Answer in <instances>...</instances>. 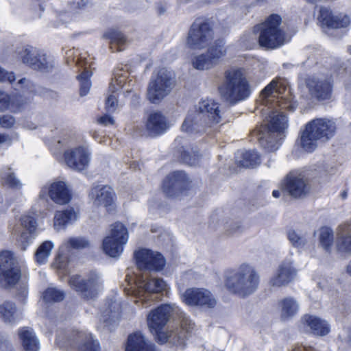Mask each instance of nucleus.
<instances>
[{
  "instance_id": "nucleus-60",
  "label": "nucleus",
  "mask_w": 351,
  "mask_h": 351,
  "mask_svg": "<svg viewBox=\"0 0 351 351\" xmlns=\"http://www.w3.org/2000/svg\"><path fill=\"white\" fill-rule=\"evenodd\" d=\"M99 122L104 125H112L114 123V119L109 115H104L99 118Z\"/></svg>"
},
{
  "instance_id": "nucleus-17",
  "label": "nucleus",
  "mask_w": 351,
  "mask_h": 351,
  "mask_svg": "<svg viewBox=\"0 0 351 351\" xmlns=\"http://www.w3.org/2000/svg\"><path fill=\"white\" fill-rule=\"evenodd\" d=\"M305 84L312 97L319 101L330 98L332 84L328 79L322 76L311 75L306 78Z\"/></svg>"
},
{
  "instance_id": "nucleus-46",
  "label": "nucleus",
  "mask_w": 351,
  "mask_h": 351,
  "mask_svg": "<svg viewBox=\"0 0 351 351\" xmlns=\"http://www.w3.org/2000/svg\"><path fill=\"white\" fill-rule=\"evenodd\" d=\"M53 247V243L50 241H44L37 249L35 253V259L39 264L46 263L51 251Z\"/></svg>"
},
{
  "instance_id": "nucleus-62",
  "label": "nucleus",
  "mask_w": 351,
  "mask_h": 351,
  "mask_svg": "<svg viewBox=\"0 0 351 351\" xmlns=\"http://www.w3.org/2000/svg\"><path fill=\"white\" fill-rule=\"evenodd\" d=\"M89 3V0H80L77 3V7L79 9H84L88 6Z\"/></svg>"
},
{
  "instance_id": "nucleus-22",
  "label": "nucleus",
  "mask_w": 351,
  "mask_h": 351,
  "mask_svg": "<svg viewBox=\"0 0 351 351\" xmlns=\"http://www.w3.org/2000/svg\"><path fill=\"white\" fill-rule=\"evenodd\" d=\"M197 111L202 114V117L208 126L217 124L221 121L219 104L214 99H206L199 101Z\"/></svg>"
},
{
  "instance_id": "nucleus-18",
  "label": "nucleus",
  "mask_w": 351,
  "mask_h": 351,
  "mask_svg": "<svg viewBox=\"0 0 351 351\" xmlns=\"http://www.w3.org/2000/svg\"><path fill=\"white\" fill-rule=\"evenodd\" d=\"M66 165L75 171L86 169L90 161V152L84 146L66 150L64 154Z\"/></svg>"
},
{
  "instance_id": "nucleus-38",
  "label": "nucleus",
  "mask_w": 351,
  "mask_h": 351,
  "mask_svg": "<svg viewBox=\"0 0 351 351\" xmlns=\"http://www.w3.org/2000/svg\"><path fill=\"white\" fill-rule=\"evenodd\" d=\"M236 160L240 166L245 168L254 167L261 162L259 155L254 150L238 152Z\"/></svg>"
},
{
  "instance_id": "nucleus-48",
  "label": "nucleus",
  "mask_w": 351,
  "mask_h": 351,
  "mask_svg": "<svg viewBox=\"0 0 351 351\" xmlns=\"http://www.w3.org/2000/svg\"><path fill=\"white\" fill-rule=\"evenodd\" d=\"M64 296L62 290L55 287H49L43 293V300L46 302H58L63 300Z\"/></svg>"
},
{
  "instance_id": "nucleus-9",
  "label": "nucleus",
  "mask_w": 351,
  "mask_h": 351,
  "mask_svg": "<svg viewBox=\"0 0 351 351\" xmlns=\"http://www.w3.org/2000/svg\"><path fill=\"white\" fill-rule=\"evenodd\" d=\"M286 90L287 86L284 80H272L261 92L265 105L271 103L274 108L278 106L280 109L293 111L296 108L295 103L282 96Z\"/></svg>"
},
{
  "instance_id": "nucleus-2",
  "label": "nucleus",
  "mask_w": 351,
  "mask_h": 351,
  "mask_svg": "<svg viewBox=\"0 0 351 351\" xmlns=\"http://www.w3.org/2000/svg\"><path fill=\"white\" fill-rule=\"evenodd\" d=\"M335 122L326 118H316L305 124L300 131V145L306 152H313L318 147L319 142L325 143L335 134Z\"/></svg>"
},
{
  "instance_id": "nucleus-28",
  "label": "nucleus",
  "mask_w": 351,
  "mask_h": 351,
  "mask_svg": "<svg viewBox=\"0 0 351 351\" xmlns=\"http://www.w3.org/2000/svg\"><path fill=\"white\" fill-rule=\"evenodd\" d=\"M296 276V270L290 261L282 262L276 274L271 278L270 285L273 287L285 286L289 283Z\"/></svg>"
},
{
  "instance_id": "nucleus-40",
  "label": "nucleus",
  "mask_w": 351,
  "mask_h": 351,
  "mask_svg": "<svg viewBox=\"0 0 351 351\" xmlns=\"http://www.w3.org/2000/svg\"><path fill=\"white\" fill-rule=\"evenodd\" d=\"M104 37L110 40V48L112 51H121L124 49V46L127 43V39L125 36L117 29H109L104 34Z\"/></svg>"
},
{
  "instance_id": "nucleus-52",
  "label": "nucleus",
  "mask_w": 351,
  "mask_h": 351,
  "mask_svg": "<svg viewBox=\"0 0 351 351\" xmlns=\"http://www.w3.org/2000/svg\"><path fill=\"white\" fill-rule=\"evenodd\" d=\"M178 152L180 153V158L183 162L189 165H195L197 162V155L191 156L183 147H182Z\"/></svg>"
},
{
  "instance_id": "nucleus-53",
  "label": "nucleus",
  "mask_w": 351,
  "mask_h": 351,
  "mask_svg": "<svg viewBox=\"0 0 351 351\" xmlns=\"http://www.w3.org/2000/svg\"><path fill=\"white\" fill-rule=\"evenodd\" d=\"M12 99L7 93L0 91V110H5L11 106Z\"/></svg>"
},
{
  "instance_id": "nucleus-51",
  "label": "nucleus",
  "mask_w": 351,
  "mask_h": 351,
  "mask_svg": "<svg viewBox=\"0 0 351 351\" xmlns=\"http://www.w3.org/2000/svg\"><path fill=\"white\" fill-rule=\"evenodd\" d=\"M21 224L25 228L29 233L35 231L37 223L36 219L30 215H23L21 218Z\"/></svg>"
},
{
  "instance_id": "nucleus-12",
  "label": "nucleus",
  "mask_w": 351,
  "mask_h": 351,
  "mask_svg": "<svg viewBox=\"0 0 351 351\" xmlns=\"http://www.w3.org/2000/svg\"><path fill=\"white\" fill-rule=\"evenodd\" d=\"M128 239L127 228L123 224L116 222L111 226L110 235L105 237L103 241V250L111 257L119 256Z\"/></svg>"
},
{
  "instance_id": "nucleus-37",
  "label": "nucleus",
  "mask_w": 351,
  "mask_h": 351,
  "mask_svg": "<svg viewBox=\"0 0 351 351\" xmlns=\"http://www.w3.org/2000/svg\"><path fill=\"white\" fill-rule=\"evenodd\" d=\"M54 66L55 61L53 58L47 54L43 50L39 49L32 69L42 72H50Z\"/></svg>"
},
{
  "instance_id": "nucleus-27",
  "label": "nucleus",
  "mask_w": 351,
  "mask_h": 351,
  "mask_svg": "<svg viewBox=\"0 0 351 351\" xmlns=\"http://www.w3.org/2000/svg\"><path fill=\"white\" fill-rule=\"evenodd\" d=\"M89 197L95 206L107 208L114 202L115 194L112 189L108 186H96L91 189Z\"/></svg>"
},
{
  "instance_id": "nucleus-26",
  "label": "nucleus",
  "mask_w": 351,
  "mask_h": 351,
  "mask_svg": "<svg viewBox=\"0 0 351 351\" xmlns=\"http://www.w3.org/2000/svg\"><path fill=\"white\" fill-rule=\"evenodd\" d=\"M120 71H117L114 73V77H112L109 86V92L110 94L106 101V108L109 112L115 111L118 105V100L114 94L118 93L121 90L127 78V76L120 73Z\"/></svg>"
},
{
  "instance_id": "nucleus-11",
  "label": "nucleus",
  "mask_w": 351,
  "mask_h": 351,
  "mask_svg": "<svg viewBox=\"0 0 351 351\" xmlns=\"http://www.w3.org/2000/svg\"><path fill=\"white\" fill-rule=\"evenodd\" d=\"M21 278V271L15 263L13 254L10 251L0 252V286L12 288Z\"/></svg>"
},
{
  "instance_id": "nucleus-21",
  "label": "nucleus",
  "mask_w": 351,
  "mask_h": 351,
  "mask_svg": "<svg viewBox=\"0 0 351 351\" xmlns=\"http://www.w3.org/2000/svg\"><path fill=\"white\" fill-rule=\"evenodd\" d=\"M188 185V178L186 173L182 171H174L165 179L162 184V191L169 197L178 195Z\"/></svg>"
},
{
  "instance_id": "nucleus-50",
  "label": "nucleus",
  "mask_w": 351,
  "mask_h": 351,
  "mask_svg": "<svg viewBox=\"0 0 351 351\" xmlns=\"http://www.w3.org/2000/svg\"><path fill=\"white\" fill-rule=\"evenodd\" d=\"M287 237L295 247H302L306 243V239L293 230H290L287 232Z\"/></svg>"
},
{
  "instance_id": "nucleus-41",
  "label": "nucleus",
  "mask_w": 351,
  "mask_h": 351,
  "mask_svg": "<svg viewBox=\"0 0 351 351\" xmlns=\"http://www.w3.org/2000/svg\"><path fill=\"white\" fill-rule=\"evenodd\" d=\"M75 219L76 214L71 209L57 211L54 217V227L57 230H60Z\"/></svg>"
},
{
  "instance_id": "nucleus-59",
  "label": "nucleus",
  "mask_w": 351,
  "mask_h": 351,
  "mask_svg": "<svg viewBox=\"0 0 351 351\" xmlns=\"http://www.w3.org/2000/svg\"><path fill=\"white\" fill-rule=\"evenodd\" d=\"M29 237L26 232H23L19 238V242H21V249L25 250L27 246L29 241L27 240Z\"/></svg>"
},
{
  "instance_id": "nucleus-45",
  "label": "nucleus",
  "mask_w": 351,
  "mask_h": 351,
  "mask_svg": "<svg viewBox=\"0 0 351 351\" xmlns=\"http://www.w3.org/2000/svg\"><path fill=\"white\" fill-rule=\"evenodd\" d=\"M193 66L197 70H208L215 66L213 60L206 53L195 56L192 59Z\"/></svg>"
},
{
  "instance_id": "nucleus-29",
  "label": "nucleus",
  "mask_w": 351,
  "mask_h": 351,
  "mask_svg": "<svg viewBox=\"0 0 351 351\" xmlns=\"http://www.w3.org/2000/svg\"><path fill=\"white\" fill-rule=\"evenodd\" d=\"M145 126L149 135L158 136L167 131L169 124L161 112H154L149 115Z\"/></svg>"
},
{
  "instance_id": "nucleus-10",
  "label": "nucleus",
  "mask_w": 351,
  "mask_h": 351,
  "mask_svg": "<svg viewBox=\"0 0 351 351\" xmlns=\"http://www.w3.org/2000/svg\"><path fill=\"white\" fill-rule=\"evenodd\" d=\"M136 289L132 294L141 300L144 307L148 306L149 301L157 299L155 294L162 293L167 289L166 282L161 278H146L139 277L135 282Z\"/></svg>"
},
{
  "instance_id": "nucleus-42",
  "label": "nucleus",
  "mask_w": 351,
  "mask_h": 351,
  "mask_svg": "<svg viewBox=\"0 0 351 351\" xmlns=\"http://www.w3.org/2000/svg\"><path fill=\"white\" fill-rule=\"evenodd\" d=\"M77 64L80 66L84 67V71L79 76H77V78L80 82V95L84 96L88 93L90 88V82L89 80V77L91 76L92 73L88 70L86 66L87 64L86 61L84 60L82 62V58L78 59Z\"/></svg>"
},
{
  "instance_id": "nucleus-34",
  "label": "nucleus",
  "mask_w": 351,
  "mask_h": 351,
  "mask_svg": "<svg viewBox=\"0 0 351 351\" xmlns=\"http://www.w3.org/2000/svg\"><path fill=\"white\" fill-rule=\"evenodd\" d=\"M18 335L25 351H38L39 342L32 328L22 327L18 330Z\"/></svg>"
},
{
  "instance_id": "nucleus-44",
  "label": "nucleus",
  "mask_w": 351,
  "mask_h": 351,
  "mask_svg": "<svg viewBox=\"0 0 351 351\" xmlns=\"http://www.w3.org/2000/svg\"><path fill=\"white\" fill-rule=\"evenodd\" d=\"M319 232V244L326 251L330 252L334 241L332 230L328 227H322Z\"/></svg>"
},
{
  "instance_id": "nucleus-64",
  "label": "nucleus",
  "mask_w": 351,
  "mask_h": 351,
  "mask_svg": "<svg viewBox=\"0 0 351 351\" xmlns=\"http://www.w3.org/2000/svg\"><path fill=\"white\" fill-rule=\"evenodd\" d=\"M311 348H306L304 346H295L293 351H311Z\"/></svg>"
},
{
  "instance_id": "nucleus-49",
  "label": "nucleus",
  "mask_w": 351,
  "mask_h": 351,
  "mask_svg": "<svg viewBox=\"0 0 351 351\" xmlns=\"http://www.w3.org/2000/svg\"><path fill=\"white\" fill-rule=\"evenodd\" d=\"M89 246V242L84 237H73L70 238L65 243H64L61 250L64 248H73L76 250L83 249Z\"/></svg>"
},
{
  "instance_id": "nucleus-25",
  "label": "nucleus",
  "mask_w": 351,
  "mask_h": 351,
  "mask_svg": "<svg viewBox=\"0 0 351 351\" xmlns=\"http://www.w3.org/2000/svg\"><path fill=\"white\" fill-rule=\"evenodd\" d=\"M68 345L77 348L78 351H99L98 342L94 341L89 333L73 332L68 339Z\"/></svg>"
},
{
  "instance_id": "nucleus-5",
  "label": "nucleus",
  "mask_w": 351,
  "mask_h": 351,
  "mask_svg": "<svg viewBox=\"0 0 351 351\" xmlns=\"http://www.w3.org/2000/svg\"><path fill=\"white\" fill-rule=\"evenodd\" d=\"M280 23L281 17L271 14L264 23L255 27L260 31L258 42L261 46L273 49L286 43V34L280 28Z\"/></svg>"
},
{
  "instance_id": "nucleus-31",
  "label": "nucleus",
  "mask_w": 351,
  "mask_h": 351,
  "mask_svg": "<svg viewBox=\"0 0 351 351\" xmlns=\"http://www.w3.org/2000/svg\"><path fill=\"white\" fill-rule=\"evenodd\" d=\"M0 317L6 324H14L23 319V313L14 302L4 301L0 304Z\"/></svg>"
},
{
  "instance_id": "nucleus-33",
  "label": "nucleus",
  "mask_w": 351,
  "mask_h": 351,
  "mask_svg": "<svg viewBox=\"0 0 351 351\" xmlns=\"http://www.w3.org/2000/svg\"><path fill=\"white\" fill-rule=\"evenodd\" d=\"M337 248L341 254L351 250V226L348 223L341 224L337 228Z\"/></svg>"
},
{
  "instance_id": "nucleus-32",
  "label": "nucleus",
  "mask_w": 351,
  "mask_h": 351,
  "mask_svg": "<svg viewBox=\"0 0 351 351\" xmlns=\"http://www.w3.org/2000/svg\"><path fill=\"white\" fill-rule=\"evenodd\" d=\"M125 351H156L154 345L146 339L141 332L129 335Z\"/></svg>"
},
{
  "instance_id": "nucleus-15",
  "label": "nucleus",
  "mask_w": 351,
  "mask_h": 351,
  "mask_svg": "<svg viewBox=\"0 0 351 351\" xmlns=\"http://www.w3.org/2000/svg\"><path fill=\"white\" fill-rule=\"evenodd\" d=\"M182 301L188 306L214 308L217 304L213 294L202 288L187 289L182 295Z\"/></svg>"
},
{
  "instance_id": "nucleus-20",
  "label": "nucleus",
  "mask_w": 351,
  "mask_h": 351,
  "mask_svg": "<svg viewBox=\"0 0 351 351\" xmlns=\"http://www.w3.org/2000/svg\"><path fill=\"white\" fill-rule=\"evenodd\" d=\"M49 196L56 204H65L71 199V193L64 182H55L44 186L40 192V198L45 199Z\"/></svg>"
},
{
  "instance_id": "nucleus-35",
  "label": "nucleus",
  "mask_w": 351,
  "mask_h": 351,
  "mask_svg": "<svg viewBox=\"0 0 351 351\" xmlns=\"http://www.w3.org/2000/svg\"><path fill=\"white\" fill-rule=\"evenodd\" d=\"M121 311L120 304L117 302H111L108 307L101 313L100 321L105 324V326L111 330L110 326L117 322L119 319Z\"/></svg>"
},
{
  "instance_id": "nucleus-7",
  "label": "nucleus",
  "mask_w": 351,
  "mask_h": 351,
  "mask_svg": "<svg viewBox=\"0 0 351 351\" xmlns=\"http://www.w3.org/2000/svg\"><path fill=\"white\" fill-rule=\"evenodd\" d=\"M179 326L159 333L156 339L160 343H168L183 348L186 341L194 328V323L183 312L179 313Z\"/></svg>"
},
{
  "instance_id": "nucleus-30",
  "label": "nucleus",
  "mask_w": 351,
  "mask_h": 351,
  "mask_svg": "<svg viewBox=\"0 0 351 351\" xmlns=\"http://www.w3.org/2000/svg\"><path fill=\"white\" fill-rule=\"evenodd\" d=\"M208 126L199 113L197 109L189 111L182 125V130L189 134H194L204 131V128Z\"/></svg>"
},
{
  "instance_id": "nucleus-13",
  "label": "nucleus",
  "mask_w": 351,
  "mask_h": 351,
  "mask_svg": "<svg viewBox=\"0 0 351 351\" xmlns=\"http://www.w3.org/2000/svg\"><path fill=\"white\" fill-rule=\"evenodd\" d=\"M70 287L80 295L86 299L95 298L102 288V281L99 275L95 272L90 273L87 279H83L79 275H73L69 280Z\"/></svg>"
},
{
  "instance_id": "nucleus-54",
  "label": "nucleus",
  "mask_w": 351,
  "mask_h": 351,
  "mask_svg": "<svg viewBox=\"0 0 351 351\" xmlns=\"http://www.w3.org/2000/svg\"><path fill=\"white\" fill-rule=\"evenodd\" d=\"M15 123L14 118L11 115H3L0 118V126L4 128H10Z\"/></svg>"
},
{
  "instance_id": "nucleus-3",
  "label": "nucleus",
  "mask_w": 351,
  "mask_h": 351,
  "mask_svg": "<svg viewBox=\"0 0 351 351\" xmlns=\"http://www.w3.org/2000/svg\"><path fill=\"white\" fill-rule=\"evenodd\" d=\"M221 97L231 104H235L249 97L251 89L243 71L230 69L225 71L224 80L219 86Z\"/></svg>"
},
{
  "instance_id": "nucleus-24",
  "label": "nucleus",
  "mask_w": 351,
  "mask_h": 351,
  "mask_svg": "<svg viewBox=\"0 0 351 351\" xmlns=\"http://www.w3.org/2000/svg\"><path fill=\"white\" fill-rule=\"evenodd\" d=\"M300 328L304 330H308L317 336H325L330 332V327L328 323L317 316L304 315L300 319Z\"/></svg>"
},
{
  "instance_id": "nucleus-43",
  "label": "nucleus",
  "mask_w": 351,
  "mask_h": 351,
  "mask_svg": "<svg viewBox=\"0 0 351 351\" xmlns=\"http://www.w3.org/2000/svg\"><path fill=\"white\" fill-rule=\"evenodd\" d=\"M206 53L217 65L219 60L226 54L224 43L221 40L216 41L208 49Z\"/></svg>"
},
{
  "instance_id": "nucleus-23",
  "label": "nucleus",
  "mask_w": 351,
  "mask_h": 351,
  "mask_svg": "<svg viewBox=\"0 0 351 351\" xmlns=\"http://www.w3.org/2000/svg\"><path fill=\"white\" fill-rule=\"evenodd\" d=\"M318 20L322 27L332 29L343 28L350 24V17L343 14L334 15L331 10L326 8H321Z\"/></svg>"
},
{
  "instance_id": "nucleus-61",
  "label": "nucleus",
  "mask_w": 351,
  "mask_h": 351,
  "mask_svg": "<svg viewBox=\"0 0 351 351\" xmlns=\"http://www.w3.org/2000/svg\"><path fill=\"white\" fill-rule=\"evenodd\" d=\"M12 142V139L9 135L5 134H0V145L8 144L10 145Z\"/></svg>"
},
{
  "instance_id": "nucleus-36",
  "label": "nucleus",
  "mask_w": 351,
  "mask_h": 351,
  "mask_svg": "<svg viewBox=\"0 0 351 351\" xmlns=\"http://www.w3.org/2000/svg\"><path fill=\"white\" fill-rule=\"evenodd\" d=\"M280 317L287 320L294 317L299 311V304L292 297H287L279 301Z\"/></svg>"
},
{
  "instance_id": "nucleus-4",
  "label": "nucleus",
  "mask_w": 351,
  "mask_h": 351,
  "mask_svg": "<svg viewBox=\"0 0 351 351\" xmlns=\"http://www.w3.org/2000/svg\"><path fill=\"white\" fill-rule=\"evenodd\" d=\"M288 127L287 117L277 110L271 111L267 117V123L261 125L258 132L260 145L267 152L278 148V140Z\"/></svg>"
},
{
  "instance_id": "nucleus-39",
  "label": "nucleus",
  "mask_w": 351,
  "mask_h": 351,
  "mask_svg": "<svg viewBox=\"0 0 351 351\" xmlns=\"http://www.w3.org/2000/svg\"><path fill=\"white\" fill-rule=\"evenodd\" d=\"M39 49L30 45H27L18 49L16 56L23 64L32 69L35 62Z\"/></svg>"
},
{
  "instance_id": "nucleus-1",
  "label": "nucleus",
  "mask_w": 351,
  "mask_h": 351,
  "mask_svg": "<svg viewBox=\"0 0 351 351\" xmlns=\"http://www.w3.org/2000/svg\"><path fill=\"white\" fill-rule=\"evenodd\" d=\"M260 276L256 270L248 264H242L238 267L226 272L224 285L232 294L245 298L253 294L258 289Z\"/></svg>"
},
{
  "instance_id": "nucleus-16",
  "label": "nucleus",
  "mask_w": 351,
  "mask_h": 351,
  "mask_svg": "<svg viewBox=\"0 0 351 351\" xmlns=\"http://www.w3.org/2000/svg\"><path fill=\"white\" fill-rule=\"evenodd\" d=\"M136 265L140 270L158 271L165 265L163 256L158 252L142 249L135 253Z\"/></svg>"
},
{
  "instance_id": "nucleus-19",
  "label": "nucleus",
  "mask_w": 351,
  "mask_h": 351,
  "mask_svg": "<svg viewBox=\"0 0 351 351\" xmlns=\"http://www.w3.org/2000/svg\"><path fill=\"white\" fill-rule=\"evenodd\" d=\"M284 189L294 198H302L309 191V186L304 176L298 172H290L283 183Z\"/></svg>"
},
{
  "instance_id": "nucleus-63",
  "label": "nucleus",
  "mask_w": 351,
  "mask_h": 351,
  "mask_svg": "<svg viewBox=\"0 0 351 351\" xmlns=\"http://www.w3.org/2000/svg\"><path fill=\"white\" fill-rule=\"evenodd\" d=\"M167 10L165 5L162 4H158L157 6V12L159 15L163 14Z\"/></svg>"
},
{
  "instance_id": "nucleus-8",
  "label": "nucleus",
  "mask_w": 351,
  "mask_h": 351,
  "mask_svg": "<svg viewBox=\"0 0 351 351\" xmlns=\"http://www.w3.org/2000/svg\"><path fill=\"white\" fill-rule=\"evenodd\" d=\"M213 38L212 24L208 20L197 19L189 31L186 44L192 49H202L210 43Z\"/></svg>"
},
{
  "instance_id": "nucleus-6",
  "label": "nucleus",
  "mask_w": 351,
  "mask_h": 351,
  "mask_svg": "<svg viewBox=\"0 0 351 351\" xmlns=\"http://www.w3.org/2000/svg\"><path fill=\"white\" fill-rule=\"evenodd\" d=\"M175 86L174 75L165 68L153 73L147 88V98L152 104L160 103Z\"/></svg>"
},
{
  "instance_id": "nucleus-58",
  "label": "nucleus",
  "mask_w": 351,
  "mask_h": 351,
  "mask_svg": "<svg viewBox=\"0 0 351 351\" xmlns=\"http://www.w3.org/2000/svg\"><path fill=\"white\" fill-rule=\"evenodd\" d=\"M242 229V227L239 222H234L231 223L229 227L227 228L226 231L229 234H233L240 232Z\"/></svg>"
},
{
  "instance_id": "nucleus-55",
  "label": "nucleus",
  "mask_w": 351,
  "mask_h": 351,
  "mask_svg": "<svg viewBox=\"0 0 351 351\" xmlns=\"http://www.w3.org/2000/svg\"><path fill=\"white\" fill-rule=\"evenodd\" d=\"M27 294L28 290L27 284L23 282L21 285H19L17 292V297L19 298V300L22 302H25V300L27 297Z\"/></svg>"
},
{
  "instance_id": "nucleus-56",
  "label": "nucleus",
  "mask_w": 351,
  "mask_h": 351,
  "mask_svg": "<svg viewBox=\"0 0 351 351\" xmlns=\"http://www.w3.org/2000/svg\"><path fill=\"white\" fill-rule=\"evenodd\" d=\"M15 80V75L13 72H7L0 67V82H9L12 83Z\"/></svg>"
},
{
  "instance_id": "nucleus-14",
  "label": "nucleus",
  "mask_w": 351,
  "mask_h": 351,
  "mask_svg": "<svg viewBox=\"0 0 351 351\" xmlns=\"http://www.w3.org/2000/svg\"><path fill=\"white\" fill-rule=\"evenodd\" d=\"M182 312L175 304H162L152 310L147 317V325L152 333L155 335L156 339L159 333H162L163 328L168 323L170 317L173 313L179 315Z\"/></svg>"
},
{
  "instance_id": "nucleus-47",
  "label": "nucleus",
  "mask_w": 351,
  "mask_h": 351,
  "mask_svg": "<svg viewBox=\"0 0 351 351\" xmlns=\"http://www.w3.org/2000/svg\"><path fill=\"white\" fill-rule=\"evenodd\" d=\"M2 184L12 189H20L22 186L21 181L16 177L10 168H8L1 173Z\"/></svg>"
},
{
  "instance_id": "nucleus-57",
  "label": "nucleus",
  "mask_w": 351,
  "mask_h": 351,
  "mask_svg": "<svg viewBox=\"0 0 351 351\" xmlns=\"http://www.w3.org/2000/svg\"><path fill=\"white\" fill-rule=\"evenodd\" d=\"M18 84L21 85L22 88L27 89L29 92H33L34 90V84L26 78L19 80Z\"/></svg>"
}]
</instances>
